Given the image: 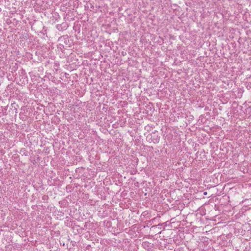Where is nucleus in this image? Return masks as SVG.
I'll return each instance as SVG.
<instances>
[{
    "mask_svg": "<svg viewBox=\"0 0 251 251\" xmlns=\"http://www.w3.org/2000/svg\"><path fill=\"white\" fill-rule=\"evenodd\" d=\"M151 141L153 142L154 143H157L159 141V138L160 137H158V135H157L155 133H152L151 134Z\"/></svg>",
    "mask_w": 251,
    "mask_h": 251,
    "instance_id": "obj_1",
    "label": "nucleus"
},
{
    "mask_svg": "<svg viewBox=\"0 0 251 251\" xmlns=\"http://www.w3.org/2000/svg\"><path fill=\"white\" fill-rule=\"evenodd\" d=\"M20 153L23 155L28 156V152L25 148H22L20 150Z\"/></svg>",
    "mask_w": 251,
    "mask_h": 251,
    "instance_id": "obj_2",
    "label": "nucleus"
},
{
    "mask_svg": "<svg viewBox=\"0 0 251 251\" xmlns=\"http://www.w3.org/2000/svg\"><path fill=\"white\" fill-rule=\"evenodd\" d=\"M63 25H64V23H62L61 25H57L56 26L57 29L60 31L63 30V27H62Z\"/></svg>",
    "mask_w": 251,
    "mask_h": 251,
    "instance_id": "obj_3",
    "label": "nucleus"
},
{
    "mask_svg": "<svg viewBox=\"0 0 251 251\" xmlns=\"http://www.w3.org/2000/svg\"><path fill=\"white\" fill-rule=\"evenodd\" d=\"M62 27H63V30H66L68 27V25H67V24L64 23V25H62Z\"/></svg>",
    "mask_w": 251,
    "mask_h": 251,
    "instance_id": "obj_4",
    "label": "nucleus"
},
{
    "mask_svg": "<svg viewBox=\"0 0 251 251\" xmlns=\"http://www.w3.org/2000/svg\"><path fill=\"white\" fill-rule=\"evenodd\" d=\"M206 194H207V192H206L204 193V195H206Z\"/></svg>",
    "mask_w": 251,
    "mask_h": 251,
    "instance_id": "obj_5",
    "label": "nucleus"
}]
</instances>
